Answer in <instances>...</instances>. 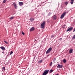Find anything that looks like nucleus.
Here are the masks:
<instances>
[{
  "label": "nucleus",
  "instance_id": "5701e85b",
  "mask_svg": "<svg viewBox=\"0 0 75 75\" xmlns=\"http://www.w3.org/2000/svg\"><path fill=\"white\" fill-rule=\"evenodd\" d=\"M52 65V62H51L50 64V66H51Z\"/></svg>",
  "mask_w": 75,
  "mask_h": 75
},
{
  "label": "nucleus",
  "instance_id": "f03ea898",
  "mask_svg": "<svg viewBox=\"0 0 75 75\" xmlns=\"http://www.w3.org/2000/svg\"><path fill=\"white\" fill-rule=\"evenodd\" d=\"M45 25V21H44L41 25V28L44 29Z\"/></svg>",
  "mask_w": 75,
  "mask_h": 75
},
{
  "label": "nucleus",
  "instance_id": "20e7f679",
  "mask_svg": "<svg viewBox=\"0 0 75 75\" xmlns=\"http://www.w3.org/2000/svg\"><path fill=\"white\" fill-rule=\"evenodd\" d=\"M52 51V47H51L49 48V49L46 51V54H48V53H49V52H50V51Z\"/></svg>",
  "mask_w": 75,
  "mask_h": 75
},
{
  "label": "nucleus",
  "instance_id": "7ed1b4c3",
  "mask_svg": "<svg viewBox=\"0 0 75 75\" xmlns=\"http://www.w3.org/2000/svg\"><path fill=\"white\" fill-rule=\"evenodd\" d=\"M49 71H50V70H46L45 71H44L43 73H42V75H47L48 73V72H49Z\"/></svg>",
  "mask_w": 75,
  "mask_h": 75
},
{
  "label": "nucleus",
  "instance_id": "f257e3e1",
  "mask_svg": "<svg viewBox=\"0 0 75 75\" xmlns=\"http://www.w3.org/2000/svg\"><path fill=\"white\" fill-rule=\"evenodd\" d=\"M68 13V12H66V11H64L63 13H62V14L60 18L61 19H62V18H64V16H66V14H67V13Z\"/></svg>",
  "mask_w": 75,
  "mask_h": 75
},
{
  "label": "nucleus",
  "instance_id": "aec40b11",
  "mask_svg": "<svg viewBox=\"0 0 75 75\" xmlns=\"http://www.w3.org/2000/svg\"><path fill=\"white\" fill-rule=\"evenodd\" d=\"M42 62V60H41L40 61L38 62L39 63H41V62Z\"/></svg>",
  "mask_w": 75,
  "mask_h": 75
},
{
  "label": "nucleus",
  "instance_id": "a878e982",
  "mask_svg": "<svg viewBox=\"0 0 75 75\" xmlns=\"http://www.w3.org/2000/svg\"><path fill=\"white\" fill-rule=\"evenodd\" d=\"M22 34H23V35H24V34H24V32H22Z\"/></svg>",
  "mask_w": 75,
  "mask_h": 75
},
{
  "label": "nucleus",
  "instance_id": "0eeeda50",
  "mask_svg": "<svg viewBox=\"0 0 75 75\" xmlns=\"http://www.w3.org/2000/svg\"><path fill=\"white\" fill-rule=\"evenodd\" d=\"M62 67H63L62 65H59L57 66V68H62Z\"/></svg>",
  "mask_w": 75,
  "mask_h": 75
},
{
  "label": "nucleus",
  "instance_id": "9d476101",
  "mask_svg": "<svg viewBox=\"0 0 75 75\" xmlns=\"http://www.w3.org/2000/svg\"><path fill=\"white\" fill-rule=\"evenodd\" d=\"M19 4L20 6H23V2H19Z\"/></svg>",
  "mask_w": 75,
  "mask_h": 75
},
{
  "label": "nucleus",
  "instance_id": "a211bd4d",
  "mask_svg": "<svg viewBox=\"0 0 75 75\" xmlns=\"http://www.w3.org/2000/svg\"><path fill=\"white\" fill-rule=\"evenodd\" d=\"M13 52L11 51V52L10 53V55H11V54H13Z\"/></svg>",
  "mask_w": 75,
  "mask_h": 75
},
{
  "label": "nucleus",
  "instance_id": "b1692460",
  "mask_svg": "<svg viewBox=\"0 0 75 75\" xmlns=\"http://www.w3.org/2000/svg\"><path fill=\"white\" fill-rule=\"evenodd\" d=\"M68 4V2H65V4H66V5H67Z\"/></svg>",
  "mask_w": 75,
  "mask_h": 75
},
{
  "label": "nucleus",
  "instance_id": "412c9836",
  "mask_svg": "<svg viewBox=\"0 0 75 75\" xmlns=\"http://www.w3.org/2000/svg\"><path fill=\"white\" fill-rule=\"evenodd\" d=\"M4 42H5V43H6V44H8V43H7V41L5 40H4Z\"/></svg>",
  "mask_w": 75,
  "mask_h": 75
},
{
  "label": "nucleus",
  "instance_id": "6e6552de",
  "mask_svg": "<svg viewBox=\"0 0 75 75\" xmlns=\"http://www.w3.org/2000/svg\"><path fill=\"white\" fill-rule=\"evenodd\" d=\"M35 30V28L34 27H32L30 29V31H33Z\"/></svg>",
  "mask_w": 75,
  "mask_h": 75
},
{
  "label": "nucleus",
  "instance_id": "9b49d317",
  "mask_svg": "<svg viewBox=\"0 0 75 75\" xmlns=\"http://www.w3.org/2000/svg\"><path fill=\"white\" fill-rule=\"evenodd\" d=\"M73 51V50L72 49H71L69 50V53L70 54H71L72 52Z\"/></svg>",
  "mask_w": 75,
  "mask_h": 75
},
{
  "label": "nucleus",
  "instance_id": "4468645a",
  "mask_svg": "<svg viewBox=\"0 0 75 75\" xmlns=\"http://www.w3.org/2000/svg\"><path fill=\"white\" fill-rule=\"evenodd\" d=\"M14 18V16L11 17L9 18V20H13Z\"/></svg>",
  "mask_w": 75,
  "mask_h": 75
},
{
  "label": "nucleus",
  "instance_id": "2eb2a0df",
  "mask_svg": "<svg viewBox=\"0 0 75 75\" xmlns=\"http://www.w3.org/2000/svg\"><path fill=\"white\" fill-rule=\"evenodd\" d=\"M63 61L64 63H65L67 62V60L65 59H64L63 60Z\"/></svg>",
  "mask_w": 75,
  "mask_h": 75
},
{
  "label": "nucleus",
  "instance_id": "39448f33",
  "mask_svg": "<svg viewBox=\"0 0 75 75\" xmlns=\"http://www.w3.org/2000/svg\"><path fill=\"white\" fill-rule=\"evenodd\" d=\"M73 29V28L72 27H70L68 28L66 31L67 32L68 31H72V29Z\"/></svg>",
  "mask_w": 75,
  "mask_h": 75
},
{
  "label": "nucleus",
  "instance_id": "bb28decb",
  "mask_svg": "<svg viewBox=\"0 0 75 75\" xmlns=\"http://www.w3.org/2000/svg\"><path fill=\"white\" fill-rule=\"evenodd\" d=\"M74 31H75V28L73 30V32H74Z\"/></svg>",
  "mask_w": 75,
  "mask_h": 75
},
{
  "label": "nucleus",
  "instance_id": "f8f14e48",
  "mask_svg": "<svg viewBox=\"0 0 75 75\" xmlns=\"http://www.w3.org/2000/svg\"><path fill=\"white\" fill-rule=\"evenodd\" d=\"M53 20H56V19H57V16L54 15L53 16Z\"/></svg>",
  "mask_w": 75,
  "mask_h": 75
},
{
  "label": "nucleus",
  "instance_id": "dca6fc26",
  "mask_svg": "<svg viewBox=\"0 0 75 75\" xmlns=\"http://www.w3.org/2000/svg\"><path fill=\"white\" fill-rule=\"evenodd\" d=\"M5 68H6L5 67H3L2 70V71H4V70H5Z\"/></svg>",
  "mask_w": 75,
  "mask_h": 75
},
{
  "label": "nucleus",
  "instance_id": "6ab92c4d",
  "mask_svg": "<svg viewBox=\"0 0 75 75\" xmlns=\"http://www.w3.org/2000/svg\"><path fill=\"white\" fill-rule=\"evenodd\" d=\"M6 1H7V0H4L3 1V3H5L6 2Z\"/></svg>",
  "mask_w": 75,
  "mask_h": 75
},
{
  "label": "nucleus",
  "instance_id": "1a4fd4ad",
  "mask_svg": "<svg viewBox=\"0 0 75 75\" xmlns=\"http://www.w3.org/2000/svg\"><path fill=\"white\" fill-rule=\"evenodd\" d=\"M0 48L2 49V50H6V48L3 46L0 47Z\"/></svg>",
  "mask_w": 75,
  "mask_h": 75
},
{
  "label": "nucleus",
  "instance_id": "4be33fe9",
  "mask_svg": "<svg viewBox=\"0 0 75 75\" xmlns=\"http://www.w3.org/2000/svg\"><path fill=\"white\" fill-rule=\"evenodd\" d=\"M56 59H57L56 58H54V59L53 61L54 62H55V60H56Z\"/></svg>",
  "mask_w": 75,
  "mask_h": 75
},
{
  "label": "nucleus",
  "instance_id": "ddd939ff",
  "mask_svg": "<svg viewBox=\"0 0 75 75\" xmlns=\"http://www.w3.org/2000/svg\"><path fill=\"white\" fill-rule=\"evenodd\" d=\"M30 20L31 22H33V21H33V20H34V18H30Z\"/></svg>",
  "mask_w": 75,
  "mask_h": 75
},
{
  "label": "nucleus",
  "instance_id": "393cba45",
  "mask_svg": "<svg viewBox=\"0 0 75 75\" xmlns=\"http://www.w3.org/2000/svg\"><path fill=\"white\" fill-rule=\"evenodd\" d=\"M54 37V35H52L51 36L52 38H53V37Z\"/></svg>",
  "mask_w": 75,
  "mask_h": 75
},
{
  "label": "nucleus",
  "instance_id": "f3484780",
  "mask_svg": "<svg viewBox=\"0 0 75 75\" xmlns=\"http://www.w3.org/2000/svg\"><path fill=\"white\" fill-rule=\"evenodd\" d=\"M53 71V70L52 69H51L50 71V73H51V72H52Z\"/></svg>",
  "mask_w": 75,
  "mask_h": 75
},
{
  "label": "nucleus",
  "instance_id": "cd10ccee",
  "mask_svg": "<svg viewBox=\"0 0 75 75\" xmlns=\"http://www.w3.org/2000/svg\"><path fill=\"white\" fill-rule=\"evenodd\" d=\"M59 40H62V38H60L59 39Z\"/></svg>",
  "mask_w": 75,
  "mask_h": 75
},
{
  "label": "nucleus",
  "instance_id": "423d86ee",
  "mask_svg": "<svg viewBox=\"0 0 75 75\" xmlns=\"http://www.w3.org/2000/svg\"><path fill=\"white\" fill-rule=\"evenodd\" d=\"M13 6L15 9H17V4L16 3H13Z\"/></svg>",
  "mask_w": 75,
  "mask_h": 75
}]
</instances>
